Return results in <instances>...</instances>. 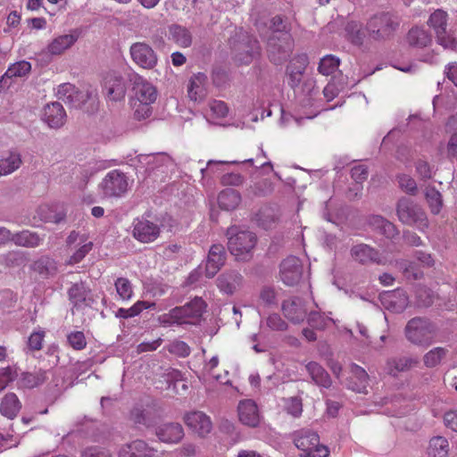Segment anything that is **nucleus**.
<instances>
[{
    "label": "nucleus",
    "mask_w": 457,
    "mask_h": 457,
    "mask_svg": "<svg viewBox=\"0 0 457 457\" xmlns=\"http://www.w3.org/2000/svg\"><path fill=\"white\" fill-rule=\"evenodd\" d=\"M117 294L122 300H129L133 295V289L130 281L126 278H119L114 283Z\"/></svg>",
    "instance_id": "obj_50"
},
{
    "label": "nucleus",
    "mask_w": 457,
    "mask_h": 457,
    "mask_svg": "<svg viewBox=\"0 0 457 457\" xmlns=\"http://www.w3.org/2000/svg\"><path fill=\"white\" fill-rule=\"evenodd\" d=\"M129 52L133 62L143 69L151 70L157 64V54L146 43L137 42L132 44Z\"/></svg>",
    "instance_id": "obj_15"
},
{
    "label": "nucleus",
    "mask_w": 457,
    "mask_h": 457,
    "mask_svg": "<svg viewBox=\"0 0 457 457\" xmlns=\"http://www.w3.org/2000/svg\"><path fill=\"white\" fill-rule=\"evenodd\" d=\"M308 65L309 57L306 54H297L289 60L286 67V76L292 89L295 90L300 86Z\"/></svg>",
    "instance_id": "obj_14"
},
{
    "label": "nucleus",
    "mask_w": 457,
    "mask_h": 457,
    "mask_svg": "<svg viewBox=\"0 0 457 457\" xmlns=\"http://www.w3.org/2000/svg\"><path fill=\"white\" fill-rule=\"evenodd\" d=\"M69 345L77 351L83 350L87 346V340L82 331L71 332L67 337Z\"/></svg>",
    "instance_id": "obj_56"
},
{
    "label": "nucleus",
    "mask_w": 457,
    "mask_h": 457,
    "mask_svg": "<svg viewBox=\"0 0 457 457\" xmlns=\"http://www.w3.org/2000/svg\"><path fill=\"white\" fill-rule=\"evenodd\" d=\"M404 332L411 344L428 347L434 342L437 328L428 319L415 317L407 322Z\"/></svg>",
    "instance_id": "obj_2"
},
{
    "label": "nucleus",
    "mask_w": 457,
    "mask_h": 457,
    "mask_svg": "<svg viewBox=\"0 0 457 457\" xmlns=\"http://www.w3.org/2000/svg\"><path fill=\"white\" fill-rule=\"evenodd\" d=\"M45 337L44 331L33 332L28 339V347L30 351H38L42 348Z\"/></svg>",
    "instance_id": "obj_63"
},
{
    "label": "nucleus",
    "mask_w": 457,
    "mask_h": 457,
    "mask_svg": "<svg viewBox=\"0 0 457 457\" xmlns=\"http://www.w3.org/2000/svg\"><path fill=\"white\" fill-rule=\"evenodd\" d=\"M400 25V19L391 12H381L372 16L367 22L370 37L376 41L391 38Z\"/></svg>",
    "instance_id": "obj_3"
},
{
    "label": "nucleus",
    "mask_w": 457,
    "mask_h": 457,
    "mask_svg": "<svg viewBox=\"0 0 457 457\" xmlns=\"http://www.w3.org/2000/svg\"><path fill=\"white\" fill-rule=\"evenodd\" d=\"M239 420L248 427L255 428L260 423L257 405L253 400H244L238 404Z\"/></svg>",
    "instance_id": "obj_25"
},
{
    "label": "nucleus",
    "mask_w": 457,
    "mask_h": 457,
    "mask_svg": "<svg viewBox=\"0 0 457 457\" xmlns=\"http://www.w3.org/2000/svg\"><path fill=\"white\" fill-rule=\"evenodd\" d=\"M281 311L285 318L293 324H300L307 317L306 303L299 296L284 300L281 303Z\"/></svg>",
    "instance_id": "obj_16"
},
{
    "label": "nucleus",
    "mask_w": 457,
    "mask_h": 457,
    "mask_svg": "<svg viewBox=\"0 0 457 457\" xmlns=\"http://www.w3.org/2000/svg\"><path fill=\"white\" fill-rule=\"evenodd\" d=\"M351 375L347 378V387L356 393L367 394L370 377L366 370L357 364H352Z\"/></svg>",
    "instance_id": "obj_23"
},
{
    "label": "nucleus",
    "mask_w": 457,
    "mask_h": 457,
    "mask_svg": "<svg viewBox=\"0 0 457 457\" xmlns=\"http://www.w3.org/2000/svg\"><path fill=\"white\" fill-rule=\"evenodd\" d=\"M31 269L43 278L54 277L58 272L57 262L48 257L42 256L33 262Z\"/></svg>",
    "instance_id": "obj_29"
},
{
    "label": "nucleus",
    "mask_w": 457,
    "mask_h": 457,
    "mask_svg": "<svg viewBox=\"0 0 457 457\" xmlns=\"http://www.w3.org/2000/svg\"><path fill=\"white\" fill-rule=\"evenodd\" d=\"M104 88L106 96L112 101H120L126 94V85L123 78L115 71L106 74L104 79Z\"/></svg>",
    "instance_id": "obj_18"
},
{
    "label": "nucleus",
    "mask_w": 457,
    "mask_h": 457,
    "mask_svg": "<svg viewBox=\"0 0 457 457\" xmlns=\"http://www.w3.org/2000/svg\"><path fill=\"white\" fill-rule=\"evenodd\" d=\"M206 76L204 73H198L191 78L188 85V95L191 99L196 100L203 92V86L206 80Z\"/></svg>",
    "instance_id": "obj_45"
},
{
    "label": "nucleus",
    "mask_w": 457,
    "mask_h": 457,
    "mask_svg": "<svg viewBox=\"0 0 457 457\" xmlns=\"http://www.w3.org/2000/svg\"><path fill=\"white\" fill-rule=\"evenodd\" d=\"M228 249L237 261L248 262L253 256L257 244L256 235L248 230L232 226L227 229Z\"/></svg>",
    "instance_id": "obj_1"
},
{
    "label": "nucleus",
    "mask_w": 457,
    "mask_h": 457,
    "mask_svg": "<svg viewBox=\"0 0 457 457\" xmlns=\"http://www.w3.org/2000/svg\"><path fill=\"white\" fill-rule=\"evenodd\" d=\"M370 226L386 238L393 239L399 235L396 226L380 215H372L369 219Z\"/></svg>",
    "instance_id": "obj_28"
},
{
    "label": "nucleus",
    "mask_w": 457,
    "mask_h": 457,
    "mask_svg": "<svg viewBox=\"0 0 457 457\" xmlns=\"http://www.w3.org/2000/svg\"><path fill=\"white\" fill-rule=\"evenodd\" d=\"M10 241L19 246L34 248L41 244L42 238L36 232L23 230L12 234Z\"/></svg>",
    "instance_id": "obj_34"
},
{
    "label": "nucleus",
    "mask_w": 457,
    "mask_h": 457,
    "mask_svg": "<svg viewBox=\"0 0 457 457\" xmlns=\"http://www.w3.org/2000/svg\"><path fill=\"white\" fill-rule=\"evenodd\" d=\"M76 87L70 83H64L59 86L57 90V95L60 99H62L64 102L69 103V101H72L73 95L76 94Z\"/></svg>",
    "instance_id": "obj_61"
},
{
    "label": "nucleus",
    "mask_w": 457,
    "mask_h": 457,
    "mask_svg": "<svg viewBox=\"0 0 457 457\" xmlns=\"http://www.w3.org/2000/svg\"><path fill=\"white\" fill-rule=\"evenodd\" d=\"M412 363L413 361L411 358L394 357L387 360L386 370L389 375L396 377L398 373L410 370Z\"/></svg>",
    "instance_id": "obj_37"
},
{
    "label": "nucleus",
    "mask_w": 457,
    "mask_h": 457,
    "mask_svg": "<svg viewBox=\"0 0 457 457\" xmlns=\"http://www.w3.org/2000/svg\"><path fill=\"white\" fill-rule=\"evenodd\" d=\"M169 352L180 357L190 354V347L183 341H174L169 346Z\"/></svg>",
    "instance_id": "obj_62"
},
{
    "label": "nucleus",
    "mask_w": 457,
    "mask_h": 457,
    "mask_svg": "<svg viewBox=\"0 0 457 457\" xmlns=\"http://www.w3.org/2000/svg\"><path fill=\"white\" fill-rule=\"evenodd\" d=\"M67 294L69 301L72 305V311L74 309L79 311L87 307H92V304L95 303L92 291L84 281L71 284Z\"/></svg>",
    "instance_id": "obj_12"
},
{
    "label": "nucleus",
    "mask_w": 457,
    "mask_h": 457,
    "mask_svg": "<svg viewBox=\"0 0 457 457\" xmlns=\"http://www.w3.org/2000/svg\"><path fill=\"white\" fill-rule=\"evenodd\" d=\"M428 24L436 32V40L445 48L455 50L457 39L446 30L447 13L442 10L435 11L428 19Z\"/></svg>",
    "instance_id": "obj_9"
},
{
    "label": "nucleus",
    "mask_w": 457,
    "mask_h": 457,
    "mask_svg": "<svg viewBox=\"0 0 457 457\" xmlns=\"http://www.w3.org/2000/svg\"><path fill=\"white\" fill-rule=\"evenodd\" d=\"M415 169L417 174L421 179H430L433 176V168L426 160H417L415 162Z\"/></svg>",
    "instance_id": "obj_59"
},
{
    "label": "nucleus",
    "mask_w": 457,
    "mask_h": 457,
    "mask_svg": "<svg viewBox=\"0 0 457 457\" xmlns=\"http://www.w3.org/2000/svg\"><path fill=\"white\" fill-rule=\"evenodd\" d=\"M136 94L139 103L144 104H153L157 97L156 88L146 81L137 84Z\"/></svg>",
    "instance_id": "obj_39"
},
{
    "label": "nucleus",
    "mask_w": 457,
    "mask_h": 457,
    "mask_svg": "<svg viewBox=\"0 0 457 457\" xmlns=\"http://www.w3.org/2000/svg\"><path fill=\"white\" fill-rule=\"evenodd\" d=\"M204 302L202 298L195 297L183 306L175 307L169 313L161 316L162 323H193L192 320H198L204 309Z\"/></svg>",
    "instance_id": "obj_8"
},
{
    "label": "nucleus",
    "mask_w": 457,
    "mask_h": 457,
    "mask_svg": "<svg viewBox=\"0 0 457 457\" xmlns=\"http://www.w3.org/2000/svg\"><path fill=\"white\" fill-rule=\"evenodd\" d=\"M46 379V373L44 370H37L36 372H25L20 380V385L26 388H34L43 384Z\"/></svg>",
    "instance_id": "obj_40"
},
{
    "label": "nucleus",
    "mask_w": 457,
    "mask_h": 457,
    "mask_svg": "<svg viewBox=\"0 0 457 457\" xmlns=\"http://www.w3.org/2000/svg\"><path fill=\"white\" fill-rule=\"evenodd\" d=\"M305 368L316 385L325 388H328L331 386L332 381L329 374L320 363L310 361L305 365Z\"/></svg>",
    "instance_id": "obj_30"
},
{
    "label": "nucleus",
    "mask_w": 457,
    "mask_h": 457,
    "mask_svg": "<svg viewBox=\"0 0 457 457\" xmlns=\"http://www.w3.org/2000/svg\"><path fill=\"white\" fill-rule=\"evenodd\" d=\"M148 215L137 218L132 223V237L140 243L154 242L161 235L159 223L150 220Z\"/></svg>",
    "instance_id": "obj_10"
},
{
    "label": "nucleus",
    "mask_w": 457,
    "mask_h": 457,
    "mask_svg": "<svg viewBox=\"0 0 457 457\" xmlns=\"http://www.w3.org/2000/svg\"><path fill=\"white\" fill-rule=\"evenodd\" d=\"M295 48V40L291 33L271 34L267 41L269 60L281 65L288 60Z\"/></svg>",
    "instance_id": "obj_5"
},
{
    "label": "nucleus",
    "mask_w": 457,
    "mask_h": 457,
    "mask_svg": "<svg viewBox=\"0 0 457 457\" xmlns=\"http://www.w3.org/2000/svg\"><path fill=\"white\" fill-rule=\"evenodd\" d=\"M350 254L353 260L360 264L380 263L379 253L367 244H357L351 247Z\"/></svg>",
    "instance_id": "obj_20"
},
{
    "label": "nucleus",
    "mask_w": 457,
    "mask_h": 457,
    "mask_svg": "<svg viewBox=\"0 0 457 457\" xmlns=\"http://www.w3.org/2000/svg\"><path fill=\"white\" fill-rule=\"evenodd\" d=\"M81 457H112V454L110 451L105 448L91 446L82 452Z\"/></svg>",
    "instance_id": "obj_64"
},
{
    "label": "nucleus",
    "mask_w": 457,
    "mask_h": 457,
    "mask_svg": "<svg viewBox=\"0 0 457 457\" xmlns=\"http://www.w3.org/2000/svg\"><path fill=\"white\" fill-rule=\"evenodd\" d=\"M129 447L135 453L134 457H153L154 449L143 440H135L129 443Z\"/></svg>",
    "instance_id": "obj_52"
},
{
    "label": "nucleus",
    "mask_w": 457,
    "mask_h": 457,
    "mask_svg": "<svg viewBox=\"0 0 457 457\" xmlns=\"http://www.w3.org/2000/svg\"><path fill=\"white\" fill-rule=\"evenodd\" d=\"M368 168L363 164L355 165L351 170V177L357 184H361L368 179Z\"/></svg>",
    "instance_id": "obj_60"
},
{
    "label": "nucleus",
    "mask_w": 457,
    "mask_h": 457,
    "mask_svg": "<svg viewBox=\"0 0 457 457\" xmlns=\"http://www.w3.org/2000/svg\"><path fill=\"white\" fill-rule=\"evenodd\" d=\"M426 199L434 214H438L443 205L442 195L435 187H428L426 189Z\"/></svg>",
    "instance_id": "obj_44"
},
{
    "label": "nucleus",
    "mask_w": 457,
    "mask_h": 457,
    "mask_svg": "<svg viewBox=\"0 0 457 457\" xmlns=\"http://www.w3.org/2000/svg\"><path fill=\"white\" fill-rule=\"evenodd\" d=\"M79 36V29H71L69 34L61 35L54 38L47 46V52L52 55L62 54L64 51L71 48L77 42Z\"/></svg>",
    "instance_id": "obj_24"
},
{
    "label": "nucleus",
    "mask_w": 457,
    "mask_h": 457,
    "mask_svg": "<svg viewBox=\"0 0 457 457\" xmlns=\"http://www.w3.org/2000/svg\"><path fill=\"white\" fill-rule=\"evenodd\" d=\"M400 187L410 195H416L418 191L417 183L411 176L401 174L397 176Z\"/></svg>",
    "instance_id": "obj_55"
},
{
    "label": "nucleus",
    "mask_w": 457,
    "mask_h": 457,
    "mask_svg": "<svg viewBox=\"0 0 457 457\" xmlns=\"http://www.w3.org/2000/svg\"><path fill=\"white\" fill-rule=\"evenodd\" d=\"M266 325L273 331H286L288 328V324L278 313H272L266 319Z\"/></svg>",
    "instance_id": "obj_54"
},
{
    "label": "nucleus",
    "mask_w": 457,
    "mask_h": 457,
    "mask_svg": "<svg viewBox=\"0 0 457 457\" xmlns=\"http://www.w3.org/2000/svg\"><path fill=\"white\" fill-rule=\"evenodd\" d=\"M155 435L161 442L177 444L184 437V429L178 422H169L156 428Z\"/></svg>",
    "instance_id": "obj_22"
},
{
    "label": "nucleus",
    "mask_w": 457,
    "mask_h": 457,
    "mask_svg": "<svg viewBox=\"0 0 457 457\" xmlns=\"http://www.w3.org/2000/svg\"><path fill=\"white\" fill-rule=\"evenodd\" d=\"M170 39L180 47H189L193 42V37L189 29L186 27L172 24L169 27Z\"/></svg>",
    "instance_id": "obj_32"
},
{
    "label": "nucleus",
    "mask_w": 457,
    "mask_h": 457,
    "mask_svg": "<svg viewBox=\"0 0 457 457\" xmlns=\"http://www.w3.org/2000/svg\"><path fill=\"white\" fill-rule=\"evenodd\" d=\"M340 59L333 54H327L320 59L318 71L325 76L332 75L338 69Z\"/></svg>",
    "instance_id": "obj_41"
},
{
    "label": "nucleus",
    "mask_w": 457,
    "mask_h": 457,
    "mask_svg": "<svg viewBox=\"0 0 457 457\" xmlns=\"http://www.w3.org/2000/svg\"><path fill=\"white\" fill-rule=\"evenodd\" d=\"M270 29L272 34L290 33L291 24L287 21V18L281 15H275L270 20Z\"/></svg>",
    "instance_id": "obj_51"
},
{
    "label": "nucleus",
    "mask_w": 457,
    "mask_h": 457,
    "mask_svg": "<svg viewBox=\"0 0 457 457\" xmlns=\"http://www.w3.org/2000/svg\"><path fill=\"white\" fill-rule=\"evenodd\" d=\"M285 409L287 412L295 418H298L303 412V403L299 397H290L286 401Z\"/></svg>",
    "instance_id": "obj_58"
},
{
    "label": "nucleus",
    "mask_w": 457,
    "mask_h": 457,
    "mask_svg": "<svg viewBox=\"0 0 457 457\" xmlns=\"http://www.w3.org/2000/svg\"><path fill=\"white\" fill-rule=\"evenodd\" d=\"M26 257L22 252L10 251L1 256L0 262L6 267H19L25 263Z\"/></svg>",
    "instance_id": "obj_47"
},
{
    "label": "nucleus",
    "mask_w": 457,
    "mask_h": 457,
    "mask_svg": "<svg viewBox=\"0 0 457 457\" xmlns=\"http://www.w3.org/2000/svg\"><path fill=\"white\" fill-rule=\"evenodd\" d=\"M31 71V64L27 61L17 62L7 69L5 76L9 78H21L28 75Z\"/></svg>",
    "instance_id": "obj_46"
},
{
    "label": "nucleus",
    "mask_w": 457,
    "mask_h": 457,
    "mask_svg": "<svg viewBox=\"0 0 457 457\" xmlns=\"http://www.w3.org/2000/svg\"><path fill=\"white\" fill-rule=\"evenodd\" d=\"M241 203V195L235 189L226 188L218 195V204L225 211L235 210Z\"/></svg>",
    "instance_id": "obj_33"
},
{
    "label": "nucleus",
    "mask_w": 457,
    "mask_h": 457,
    "mask_svg": "<svg viewBox=\"0 0 457 457\" xmlns=\"http://www.w3.org/2000/svg\"><path fill=\"white\" fill-rule=\"evenodd\" d=\"M243 276L236 270H228L220 274L217 279L218 287L227 295H232L242 286Z\"/></svg>",
    "instance_id": "obj_26"
},
{
    "label": "nucleus",
    "mask_w": 457,
    "mask_h": 457,
    "mask_svg": "<svg viewBox=\"0 0 457 457\" xmlns=\"http://www.w3.org/2000/svg\"><path fill=\"white\" fill-rule=\"evenodd\" d=\"M21 409V403L14 393H8L0 403V413L13 420Z\"/></svg>",
    "instance_id": "obj_31"
},
{
    "label": "nucleus",
    "mask_w": 457,
    "mask_h": 457,
    "mask_svg": "<svg viewBox=\"0 0 457 457\" xmlns=\"http://www.w3.org/2000/svg\"><path fill=\"white\" fill-rule=\"evenodd\" d=\"M185 424L199 436H205L212 429V423L209 416L200 411H194L184 415Z\"/></svg>",
    "instance_id": "obj_17"
},
{
    "label": "nucleus",
    "mask_w": 457,
    "mask_h": 457,
    "mask_svg": "<svg viewBox=\"0 0 457 457\" xmlns=\"http://www.w3.org/2000/svg\"><path fill=\"white\" fill-rule=\"evenodd\" d=\"M449 452V443L444 436H435L430 439L428 453L430 457H446Z\"/></svg>",
    "instance_id": "obj_38"
},
{
    "label": "nucleus",
    "mask_w": 457,
    "mask_h": 457,
    "mask_svg": "<svg viewBox=\"0 0 457 457\" xmlns=\"http://www.w3.org/2000/svg\"><path fill=\"white\" fill-rule=\"evenodd\" d=\"M295 445L303 452L300 457H328L329 450L320 444L319 435L311 429H300L293 436Z\"/></svg>",
    "instance_id": "obj_6"
},
{
    "label": "nucleus",
    "mask_w": 457,
    "mask_h": 457,
    "mask_svg": "<svg viewBox=\"0 0 457 457\" xmlns=\"http://www.w3.org/2000/svg\"><path fill=\"white\" fill-rule=\"evenodd\" d=\"M129 182L125 174L118 170L109 171L99 184L105 197H120L128 190Z\"/></svg>",
    "instance_id": "obj_11"
},
{
    "label": "nucleus",
    "mask_w": 457,
    "mask_h": 457,
    "mask_svg": "<svg viewBox=\"0 0 457 457\" xmlns=\"http://www.w3.org/2000/svg\"><path fill=\"white\" fill-rule=\"evenodd\" d=\"M22 163L21 156L17 152H9L6 157L0 159V176H6L18 170Z\"/></svg>",
    "instance_id": "obj_35"
},
{
    "label": "nucleus",
    "mask_w": 457,
    "mask_h": 457,
    "mask_svg": "<svg viewBox=\"0 0 457 457\" xmlns=\"http://www.w3.org/2000/svg\"><path fill=\"white\" fill-rule=\"evenodd\" d=\"M345 31L348 39L356 46H361L363 43L364 33L361 30V25L352 21L348 22L345 27Z\"/></svg>",
    "instance_id": "obj_48"
},
{
    "label": "nucleus",
    "mask_w": 457,
    "mask_h": 457,
    "mask_svg": "<svg viewBox=\"0 0 457 457\" xmlns=\"http://www.w3.org/2000/svg\"><path fill=\"white\" fill-rule=\"evenodd\" d=\"M279 268L280 279L288 287L297 285L303 277V265L298 257H287L281 262Z\"/></svg>",
    "instance_id": "obj_13"
},
{
    "label": "nucleus",
    "mask_w": 457,
    "mask_h": 457,
    "mask_svg": "<svg viewBox=\"0 0 457 457\" xmlns=\"http://www.w3.org/2000/svg\"><path fill=\"white\" fill-rule=\"evenodd\" d=\"M42 120L49 128L60 129L64 125L66 120V112L63 106L58 102L47 104L44 107Z\"/></svg>",
    "instance_id": "obj_21"
},
{
    "label": "nucleus",
    "mask_w": 457,
    "mask_h": 457,
    "mask_svg": "<svg viewBox=\"0 0 457 457\" xmlns=\"http://www.w3.org/2000/svg\"><path fill=\"white\" fill-rule=\"evenodd\" d=\"M227 253L225 247L220 244L212 245L209 250L205 274L207 278H213L225 264Z\"/></svg>",
    "instance_id": "obj_19"
},
{
    "label": "nucleus",
    "mask_w": 457,
    "mask_h": 457,
    "mask_svg": "<svg viewBox=\"0 0 457 457\" xmlns=\"http://www.w3.org/2000/svg\"><path fill=\"white\" fill-rule=\"evenodd\" d=\"M448 350L444 347H435L428 351L423 358L425 366L433 368L437 366L441 361L446 356Z\"/></svg>",
    "instance_id": "obj_43"
},
{
    "label": "nucleus",
    "mask_w": 457,
    "mask_h": 457,
    "mask_svg": "<svg viewBox=\"0 0 457 457\" xmlns=\"http://www.w3.org/2000/svg\"><path fill=\"white\" fill-rule=\"evenodd\" d=\"M308 324L314 329L323 330L327 328L328 323L332 320L325 317L323 314L318 312H311L307 315Z\"/></svg>",
    "instance_id": "obj_49"
},
{
    "label": "nucleus",
    "mask_w": 457,
    "mask_h": 457,
    "mask_svg": "<svg viewBox=\"0 0 457 457\" xmlns=\"http://www.w3.org/2000/svg\"><path fill=\"white\" fill-rule=\"evenodd\" d=\"M407 41L411 46L422 48L430 44L431 37L424 29L415 27L409 30Z\"/></svg>",
    "instance_id": "obj_36"
},
{
    "label": "nucleus",
    "mask_w": 457,
    "mask_h": 457,
    "mask_svg": "<svg viewBox=\"0 0 457 457\" xmlns=\"http://www.w3.org/2000/svg\"><path fill=\"white\" fill-rule=\"evenodd\" d=\"M154 306V303H149L145 301H137L130 308H119L115 312V317L121 319H129L138 315L143 310Z\"/></svg>",
    "instance_id": "obj_42"
},
{
    "label": "nucleus",
    "mask_w": 457,
    "mask_h": 457,
    "mask_svg": "<svg viewBox=\"0 0 457 457\" xmlns=\"http://www.w3.org/2000/svg\"><path fill=\"white\" fill-rule=\"evenodd\" d=\"M235 61L238 64L247 65L260 56L259 41L247 33H240L231 43Z\"/></svg>",
    "instance_id": "obj_7"
},
{
    "label": "nucleus",
    "mask_w": 457,
    "mask_h": 457,
    "mask_svg": "<svg viewBox=\"0 0 457 457\" xmlns=\"http://www.w3.org/2000/svg\"><path fill=\"white\" fill-rule=\"evenodd\" d=\"M129 420L137 426L150 428L156 423L157 417L150 409L145 408L141 404H137L129 412Z\"/></svg>",
    "instance_id": "obj_27"
},
{
    "label": "nucleus",
    "mask_w": 457,
    "mask_h": 457,
    "mask_svg": "<svg viewBox=\"0 0 457 457\" xmlns=\"http://www.w3.org/2000/svg\"><path fill=\"white\" fill-rule=\"evenodd\" d=\"M79 245H81L79 248L77 249L70 257L68 262L69 264L73 265L80 262L93 248V243L91 241L87 240Z\"/></svg>",
    "instance_id": "obj_53"
},
{
    "label": "nucleus",
    "mask_w": 457,
    "mask_h": 457,
    "mask_svg": "<svg viewBox=\"0 0 457 457\" xmlns=\"http://www.w3.org/2000/svg\"><path fill=\"white\" fill-rule=\"evenodd\" d=\"M396 215L403 224L416 226L420 230L428 227V220L424 210L408 197H402L398 200Z\"/></svg>",
    "instance_id": "obj_4"
},
{
    "label": "nucleus",
    "mask_w": 457,
    "mask_h": 457,
    "mask_svg": "<svg viewBox=\"0 0 457 457\" xmlns=\"http://www.w3.org/2000/svg\"><path fill=\"white\" fill-rule=\"evenodd\" d=\"M400 266L407 278L417 280L422 277V271L412 262L403 261L400 263Z\"/></svg>",
    "instance_id": "obj_57"
}]
</instances>
